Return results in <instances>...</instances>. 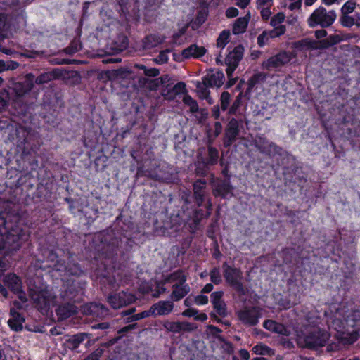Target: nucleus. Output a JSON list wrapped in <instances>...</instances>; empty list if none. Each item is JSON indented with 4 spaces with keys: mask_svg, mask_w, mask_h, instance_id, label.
<instances>
[{
    "mask_svg": "<svg viewBox=\"0 0 360 360\" xmlns=\"http://www.w3.org/2000/svg\"><path fill=\"white\" fill-rule=\"evenodd\" d=\"M0 225H4L3 229H0V250H18L22 244L28 240L27 231L20 225L10 226L3 218L0 219Z\"/></svg>",
    "mask_w": 360,
    "mask_h": 360,
    "instance_id": "1",
    "label": "nucleus"
},
{
    "mask_svg": "<svg viewBox=\"0 0 360 360\" xmlns=\"http://www.w3.org/2000/svg\"><path fill=\"white\" fill-rule=\"evenodd\" d=\"M196 173L205 176L219 160V152L212 146V140L209 139L207 147H200L197 150Z\"/></svg>",
    "mask_w": 360,
    "mask_h": 360,
    "instance_id": "2",
    "label": "nucleus"
},
{
    "mask_svg": "<svg viewBox=\"0 0 360 360\" xmlns=\"http://www.w3.org/2000/svg\"><path fill=\"white\" fill-rule=\"evenodd\" d=\"M337 18L335 10L328 11L323 6L316 8L307 18V22L309 27L327 28L330 27Z\"/></svg>",
    "mask_w": 360,
    "mask_h": 360,
    "instance_id": "3",
    "label": "nucleus"
},
{
    "mask_svg": "<svg viewBox=\"0 0 360 360\" xmlns=\"http://www.w3.org/2000/svg\"><path fill=\"white\" fill-rule=\"evenodd\" d=\"M329 338L328 332L317 328L299 336L297 343L302 347L316 349L324 346Z\"/></svg>",
    "mask_w": 360,
    "mask_h": 360,
    "instance_id": "4",
    "label": "nucleus"
},
{
    "mask_svg": "<svg viewBox=\"0 0 360 360\" xmlns=\"http://www.w3.org/2000/svg\"><path fill=\"white\" fill-rule=\"evenodd\" d=\"M223 275L226 282L234 289L239 295H245L246 294V289L244 286L242 280L243 272L238 268L231 266L226 262L223 264Z\"/></svg>",
    "mask_w": 360,
    "mask_h": 360,
    "instance_id": "5",
    "label": "nucleus"
},
{
    "mask_svg": "<svg viewBox=\"0 0 360 360\" xmlns=\"http://www.w3.org/2000/svg\"><path fill=\"white\" fill-rule=\"evenodd\" d=\"M238 319L244 324L249 326H255L259 322L261 317V310L257 307H246L243 309L238 311Z\"/></svg>",
    "mask_w": 360,
    "mask_h": 360,
    "instance_id": "6",
    "label": "nucleus"
},
{
    "mask_svg": "<svg viewBox=\"0 0 360 360\" xmlns=\"http://www.w3.org/2000/svg\"><path fill=\"white\" fill-rule=\"evenodd\" d=\"M30 297L39 310H46L49 306L51 295L46 289L32 288Z\"/></svg>",
    "mask_w": 360,
    "mask_h": 360,
    "instance_id": "7",
    "label": "nucleus"
},
{
    "mask_svg": "<svg viewBox=\"0 0 360 360\" xmlns=\"http://www.w3.org/2000/svg\"><path fill=\"white\" fill-rule=\"evenodd\" d=\"M290 60L291 54L288 52L283 51L263 61L262 67L267 70H272L285 65Z\"/></svg>",
    "mask_w": 360,
    "mask_h": 360,
    "instance_id": "8",
    "label": "nucleus"
},
{
    "mask_svg": "<svg viewBox=\"0 0 360 360\" xmlns=\"http://www.w3.org/2000/svg\"><path fill=\"white\" fill-rule=\"evenodd\" d=\"M255 145L260 153L269 157L282 155L283 149L274 143L268 141L266 138L258 137L255 141Z\"/></svg>",
    "mask_w": 360,
    "mask_h": 360,
    "instance_id": "9",
    "label": "nucleus"
},
{
    "mask_svg": "<svg viewBox=\"0 0 360 360\" xmlns=\"http://www.w3.org/2000/svg\"><path fill=\"white\" fill-rule=\"evenodd\" d=\"M239 134V122L235 119L231 118L226 128L224 131V136L223 139V146L226 148H229L231 145L236 141L237 136Z\"/></svg>",
    "mask_w": 360,
    "mask_h": 360,
    "instance_id": "10",
    "label": "nucleus"
},
{
    "mask_svg": "<svg viewBox=\"0 0 360 360\" xmlns=\"http://www.w3.org/2000/svg\"><path fill=\"white\" fill-rule=\"evenodd\" d=\"M134 301L135 297L132 294L124 291L110 295L108 297V303L115 309L129 305Z\"/></svg>",
    "mask_w": 360,
    "mask_h": 360,
    "instance_id": "11",
    "label": "nucleus"
},
{
    "mask_svg": "<svg viewBox=\"0 0 360 360\" xmlns=\"http://www.w3.org/2000/svg\"><path fill=\"white\" fill-rule=\"evenodd\" d=\"M224 295L223 291H215L213 292L211 297V302L216 312L221 316L225 317L227 315L226 305L222 297Z\"/></svg>",
    "mask_w": 360,
    "mask_h": 360,
    "instance_id": "12",
    "label": "nucleus"
},
{
    "mask_svg": "<svg viewBox=\"0 0 360 360\" xmlns=\"http://www.w3.org/2000/svg\"><path fill=\"white\" fill-rule=\"evenodd\" d=\"M350 38L351 36L349 34H345L342 32L330 34L326 39L319 41L320 48L326 49L338 44L341 41H347Z\"/></svg>",
    "mask_w": 360,
    "mask_h": 360,
    "instance_id": "13",
    "label": "nucleus"
},
{
    "mask_svg": "<svg viewBox=\"0 0 360 360\" xmlns=\"http://www.w3.org/2000/svg\"><path fill=\"white\" fill-rule=\"evenodd\" d=\"M193 195L195 202L198 206H201L205 200L206 181L202 179H198L194 182L193 185Z\"/></svg>",
    "mask_w": 360,
    "mask_h": 360,
    "instance_id": "14",
    "label": "nucleus"
},
{
    "mask_svg": "<svg viewBox=\"0 0 360 360\" xmlns=\"http://www.w3.org/2000/svg\"><path fill=\"white\" fill-rule=\"evenodd\" d=\"M224 75L222 71H217L215 73L208 74L202 78V81L210 87L221 86L224 82Z\"/></svg>",
    "mask_w": 360,
    "mask_h": 360,
    "instance_id": "15",
    "label": "nucleus"
},
{
    "mask_svg": "<svg viewBox=\"0 0 360 360\" xmlns=\"http://www.w3.org/2000/svg\"><path fill=\"white\" fill-rule=\"evenodd\" d=\"M233 187L228 180L221 181L216 184L213 193L215 196H220L223 198H228L229 195L232 196Z\"/></svg>",
    "mask_w": 360,
    "mask_h": 360,
    "instance_id": "16",
    "label": "nucleus"
},
{
    "mask_svg": "<svg viewBox=\"0 0 360 360\" xmlns=\"http://www.w3.org/2000/svg\"><path fill=\"white\" fill-rule=\"evenodd\" d=\"M174 304L170 301H160L150 307L152 314L157 316L167 315L173 309Z\"/></svg>",
    "mask_w": 360,
    "mask_h": 360,
    "instance_id": "17",
    "label": "nucleus"
},
{
    "mask_svg": "<svg viewBox=\"0 0 360 360\" xmlns=\"http://www.w3.org/2000/svg\"><path fill=\"white\" fill-rule=\"evenodd\" d=\"M243 52L244 47L242 45L236 46L226 57V65H234L235 66H238L240 60L243 58Z\"/></svg>",
    "mask_w": 360,
    "mask_h": 360,
    "instance_id": "18",
    "label": "nucleus"
},
{
    "mask_svg": "<svg viewBox=\"0 0 360 360\" xmlns=\"http://www.w3.org/2000/svg\"><path fill=\"white\" fill-rule=\"evenodd\" d=\"M89 313L99 319H105L110 316L108 309L101 303L91 302L88 307Z\"/></svg>",
    "mask_w": 360,
    "mask_h": 360,
    "instance_id": "19",
    "label": "nucleus"
},
{
    "mask_svg": "<svg viewBox=\"0 0 360 360\" xmlns=\"http://www.w3.org/2000/svg\"><path fill=\"white\" fill-rule=\"evenodd\" d=\"M10 314L12 318L8 321V326L15 331H20L25 322L24 317L14 309H11Z\"/></svg>",
    "mask_w": 360,
    "mask_h": 360,
    "instance_id": "20",
    "label": "nucleus"
},
{
    "mask_svg": "<svg viewBox=\"0 0 360 360\" xmlns=\"http://www.w3.org/2000/svg\"><path fill=\"white\" fill-rule=\"evenodd\" d=\"M187 276L183 270L178 269L165 278L164 283H174V285H182L186 284Z\"/></svg>",
    "mask_w": 360,
    "mask_h": 360,
    "instance_id": "21",
    "label": "nucleus"
},
{
    "mask_svg": "<svg viewBox=\"0 0 360 360\" xmlns=\"http://www.w3.org/2000/svg\"><path fill=\"white\" fill-rule=\"evenodd\" d=\"M172 292L170 295V298L174 301H179L184 297L191 290L189 285L186 283L182 285H172Z\"/></svg>",
    "mask_w": 360,
    "mask_h": 360,
    "instance_id": "22",
    "label": "nucleus"
},
{
    "mask_svg": "<svg viewBox=\"0 0 360 360\" xmlns=\"http://www.w3.org/2000/svg\"><path fill=\"white\" fill-rule=\"evenodd\" d=\"M165 37L159 34H152L146 36L143 40V46L145 49H153L162 44Z\"/></svg>",
    "mask_w": 360,
    "mask_h": 360,
    "instance_id": "23",
    "label": "nucleus"
},
{
    "mask_svg": "<svg viewBox=\"0 0 360 360\" xmlns=\"http://www.w3.org/2000/svg\"><path fill=\"white\" fill-rule=\"evenodd\" d=\"M206 49L203 46H198L196 44H191L182 51V56L185 58L191 57L199 58L205 55Z\"/></svg>",
    "mask_w": 360,
    "mask_h": 360,
    "instance_id": "24",
    "label": "nucleus"
},
{
    "mask_svg": "<svg viewBox=\"0 0 360 360\" xmlns=\"http://www.w3.org/2000/svg\"><path fill=\"white\" fill-rule=\"evenodd\" d=\"M33 85L32 84H23L16 83L12 89L13 92L15 93L14 98H13L14 102H17L21 97L28 93L32 89Z\"/></svg>",
    "mask_w": 360,
    "mask_h": 360,
    "instance_id": "25",
    "label": "nucleus"
},
{
    "mask_svg": "<svg viewBox=\"0 0 360 360\" xmlns=\"http://www.w3.org/2000/svg\"><path fill=\"white\" fill-rule=\"evenodd\" d=\"M4 281L8 285L11 291H19L22 288L20 278L15 274H9L4 278Z\"/></svg>",
    "mask_w": 360,
    "mask_h": 360,
    "instance_id": "26",
    "label": "nucleus"
},
{
    "mask_svg": "<svg viewBox=\"0 0 360 360\" xmlns=\"http://www.w3.org/2000/svg\"><path fill=\"white\" fill-rule=\"evenodd\" d=\"M89 335L86 333H81L73 335L67 340L68 347L72 350H75L86 338H89Z\"/></svg>",
    "mask_w": 360,
    "mask_h": 360,
    "instance_id": "27",
    "label": "nucleus"
},
{
    "mask_svg": "<svg viewBox=\"0 0 360 360\" xmlns=\"http://www.w3.org/2000/svg\"><path fill=\"white\" fill-rule=\"evenodd\" d=\"M209 86L202 82H198L196 84V88L198 89V93L199 94V97L202 99H205L208 101V103L211 105L213 103L212 98L210 97V91L207 89Z\"/></svg>",
    "mask_w": 360,
    "mask_h": 360,
    "instance_id": "28",
    "label": "nucleus"
},
{
    "mask_svg": "<svg viewBox=\"0 0 360 360\" xmlns=\"http://www.w3.org/2000/svg\"><path fill=\"white\" fill-rule=\"evenodd\" d=\"M75 307L72 304L63 305L58 308L57 314L63 319H65L75 313Z\"/></svg>",
    "mask_w": 360,
    "mask_h": 360,
    "instance_id": "29",
    "label": "nucleus"
},
{
    "mask_svg": "<svg viewBox=\"0 0 360 360\" xmlns=\"http://www.w3.org/2000/svg\"><path fill=\"white\" fill-rule=\"evenodd\" d=\"M248 20L245 17L238 18L233 25V33L234 34H238L244 32L248 26Z\"/></svg>",
    "mask_w": 360,
    "mask_h": 360,
    "instance_id": "30",
    "label": "nucleus"
},
{
    "mask_svg": "<svg viewBox=\"0 0 360 360\" xmlns=\"http://www.w3.org/2000/svg\"><path fill=\"white\" fill-rule=\"evenodd\" d=\"M266 75L262 72H258L253 75L248 82V87L247 89V93H249L252 91L253 87L259 82V81H263L265 79Z\"/></svg>",
    "mask_w": 360,
    "mask_h": 360,
    "instance_id": "31",
    "label": "nucleus"
},
{
    "mask_svg": "<svg viewBox=\"0 0 360 360\" xmlns=\"http://www.w3.org/2000/svg\"><path fill=\"white\" fill-rule=\"evenodd\" d=\"M134 68L142 70L144 75L148 77H156L160 74V70L155 68H148L146 66L141 64H136Z\"/></svg>",
    "mask_w": 360,
    "mask_h": 360,
    "instance_id": "32",
    "label": "nucleus"
},
{
    "mask_svg": "<svg viewBox=\"0 0 360 360\" xmlns=\"http://www.w3.org/2000/svg\"><path fill=\"white\" fill-rule=\"evenodd\" d=\"M184 103L190 108L192 112H197L199 110L197 101L191 98V96L186 95L184 97Z\"/></svg>",
    "mask_w": 360,
    "mask_h": 360,
    "instance_id": "33",
    "label": "nucleus"
},
{
    "mask_svg": "<svg viewBox=\"0 0 360 360\" xmlns=\"http://www.w3.org/2000/svg\"><path fill=\"white\" fill-rule=\"evenodd\" d=\"M231 95L228 91H224L220 97V108L223 111L228 110L230 105Z\"/></svg>",
    "mask_w": 360,
    "mask_h": 360,
    "instance_id": "34",
    "label": "nucleus"
},
{
    "mask_svg": "<svg viewBox=\"0 0 360 360\" xmlns=\"http://www.w3.org/2000/svg\"><path fill=\"white\" fill-rule=\"evenodd\" d=\"M356 8V1L349 0L342 6L340 12L341 14H350Z\"/></svg>",
    "mask_w": 360,
    "mask_h": 360,
    "instance_id": "35",
    "label": "nucleus"
},
{
    "mask_svg": "<svg viewBox=\"0 0 360 360\" xmlns=\"http://www.w3.org/2000/svg\"><path fill=\"white\" fill-rule=\"evenodd\" d=\"M210 280L214 284L219 285L221 283L222 279L219 268H213L210 272Z\"/></svg>",
    "mask_w": 360,
    "mask_h": 360,
    "instance_id": "36",
    "label": "nucleus"
},
{
    "mask_svg": "<svg viewBox=\"0 0 360 360\" xmlns=\"http://www.w3.org/2000/svg\"><path fill=\"white\" fill-rule=\"evenodd\" d=\"M230 35V32L229 30H224L219 36L217 40V46L218 47L224 48L226 44L228 43V39Z\"/></svg>",
    "mask_w": 360,
    "mask_h": 360,
    "instance_id": "37",
    "label": "nucleus"
},
{
    "mask_svg": "<svg viewBox=\"0 0 360 360\" xmlns=\"http://www.w3.org/2000/svg\"><path fill=\"white\" fill-rule=\"evenodd\" d=\"M340 22L345 27H351L354 25L353 17L349 14H340Z\"/></svg>",
    "mask_w": 360,
    "mask_h": 360,
    "instance_id": "38",
    "label": "nucleus"
},
{
    "mask_svg": "<svg viewBox=\"0 0 360 360\" xmlns=\"http://www.w3.org/2000/svg\"><path fill=\"white\" fill-rule=\"evenodd\" d=\"M186 88V84L183 82H179L176 84L171 90H168L167 94H171L169 96V97H173L174 96L180 94Z\"/></svg>",
    "mask_w": 360,
    "mask_h": 360,
    "instance_id": "39",
    "label": "nucleus"
},
{
    "mask_svg": "<svg viewBox=\"0 0 360 360\" xmlns=\"http://www.w3.org/2000/svg\"><path fill=\"white\" fill-rule=\"evenodd\" d=\"M53 79V75L49 72H44L39 75L35 79V83L37 84H43L48 83Z\"/></svg>",
    "mask_w": 360,
    "mask_h": 360,
    "instance_id": "40",
    "label": "nucleus"
},
{
    "mask_svg": "<svg viewBox=\"0 0 360 360\" xmlns=\"http://www.w3.org/2000/svg\"><path fill=\"white\" fill-rule=\"evenodd\" d=\"M285 32V25H278L274 27V28L268 32V34L270 37L274 38L278 37L282 34H283Z\"/></svg>",
    "mask_w": 360,
    "mask_h": 360,
    "instance_id": "41",
    "label": "nucleus"
},
{
    "mask_svg": "<svg viewBox=\"0 0 360 360\" xmlns=\"http://www.w3.org/2000/svg\"><path fill=\"white\" fill-rule=\"evenodd\" d=\"M170 49H165L160 52L158 57L155 59V61L158 64H164L167 63L169 58L168 53L170 52Z\"/></svg>",
    "mask_w": 360,
    "mask_h": 360,
    "instance_id": "42",
    "label": "nucleus"
},
{
    "mask_svg": "<svg viewBox=\"0 0 360 360\" xmlns=\"http://www.w3.org/2000/svg\"><path fill=\"white\" fill-rule=\"evenodd\" d=\"M242 102V93L239 94L236 99L234 100L233 104L230 107L229 110V114L234 115L236 114L237 110L240 106Z\"/></svg>",
    "mask_w": 360,
    "mask_h": 360,
    "instance_id": "43",
    "label": "nucleus"
},
{
    "mask_svg": "<svg viewBox=\"0 0 360 360\" xmlns=\"http://www.w3.org/2000/svg\"><path fill=\"white\" fill-rule=\"evenodd\" d=\"M66 271L72 276H79L83 274V271L81 269L78 264H68L66 267Z\"/></svg>",
    "mask_w": 360,
    "mask_h": 360,
    "instance_id": "44",
    "label": "nucleus"
},
{
    "mask_svg": "<svg viewBox=\"0 0 360 360\" xmlns=\"http://www.w3.org/2000/svg\"><path fill=\"white\" fill-rule=\"evenodd\" d=\"M9 93L6 90H3L0 93V112L4 110L8 106V98Z\"/></svg>",
    "mask_w": 360,
    "mask_h": 360,
    "instance_id": "45",
    "label": "nucleus"
},
{
    "mask_svg": "<svg viewBox=\"0 0 360 360\" xmlns=\"http://www.w3.org/2000/svg\"><path fill=\"white\" fill-rule=\"evenodd\" d=\"M252 351L257 354H269L271 349L266 345H257L252 348Z\"/></svg>",
    "mask_w": 360,
    "mask_h": 360,
    "instance_id": "46",
    "label": "nucleus"
},
{
    "mask_svg": "<svg viewBox=\"0 0 360 360\" xmlns=\"http://www.w3.org/2000/svg\"><path fill=\"white\" fill-rule=\"evenodd\" d=\"M164 327L169 331L173 333H180V322L166 321Z\"/></svg>",
    "mask_w": 360,
    "mask_h": 360,
    "instance_id": "47",
    "label": "nucleus"
},
{
    "mask_svg": "<svg viewBox=\"0 0 360 360\" xmlns=\"http://www.w3.org/2000/svg\"><path fill=\"white\" fill-rule=\"evenodd\" d=\"M285 17L283 13H277L271 18L270 22L271 25L273 27L281 25L280 24L284 21Z\"/></svg>",
    "mask_w": 360,
    "mask_h": 360,
    "instance_id": "48",
    "label": "nucleus"
},
{
    "mask_svg": "<svg viewBox=\"0 0 360 360\" xmlns=\"http://www.w3.org/2000/svg\"><path fill=\"white\" fill-rule=\"evenodd\" d=\"M269 31H264L261 34H259L257 37V44L260 47L264 46L268 40L271 37H269L268 34Z\"/></svg>",
    "mask_w": 360,
    "mask_h": 360,
    "instance_id": "49",
    "label": "nucleus"
},
{
    "mask_svg": "<svg viewBox=\"0 0 360 360\" xmlns=\"http://www.w3.org/2000/svg\"><path fill=\"white\" fill-rule=\"evenodd\" d=\"M208 329L212 335L215 336L220 342H224V338L221 335H219V333H221V330L220 328L215 326L210 325L208 326Z\"/></svg>",
    "mask_w": 360,
    "mask_h": 360,
    "instance_id": "50",
    "label": "nucleus"
},
{
    "mask_svg": "<svg viewBox=\"0 0 360 360\" xmlns=\"http://www.w3.org/2000/svg\"><path fill=\"white\" fill-rule=\"evenodd\" d=\"M274 332L286 336L289 335L290 333L284 325L279 323H276Z\"/></svg>",
    "mask_w": 360,
    "mask_h": 360,
    "instance_id": "51",
    "label": "nucleus"
},
{
    "mask_svg": "<svg viewBox=\"0 0 360 360\" xmlns=\"http://www.w3.org/2000/svg\"><path fill=\"white\" fill-rule=\"evenodd\" d=\"M195 297V303L197 305H204L208 303V297L203 295H199Z\"/></svg>",
    "mask_w": 360,
    "mask_h": 360,
    "instance_id": "52",
    "label": "nucleus"
},
{
    "mask_svg": "<svg viewBox=\"0 0 360 360\" xmlns=\"http://www.w3.org/2000/svg\"><path fill=\"white\" fill-rule=\"evenodd\" d=\"M8 18L5 13H0V31L4 30L7 27Z\"/></svg>",
    "mask_w": 360,
    "mask_h": 360,
    "instance_id": "53",
    "label": "nucleus"
},
{
    "mask_svg": "<svg viewBox=\"0 0 360 360\" xmlns=\"http://www.w3.org/2000/svg\"><path fill=\"white\" fill-rule=\"evenodd\" d=\"M276 323L277 322H276L273 320H266L263 323V326L266 330L274 332V328L276 326Z\"/></svg>",
    "mask_w": 360,
    "mask_h": 360,
    "instance_id": "54",
    "label": "nucleus"
},
{
    "mask_svg": "<svg viewBox=\"0 0 360 360\" xmlns=\"http://www.w3.org/2000/svg\"><path fill=\"white\" fill-rule=\"evenodd\" d=\"M238 15V10L234 7H230L226 11V15L229 18L236 17Z\"/></svg>",
    "mask_w": 360,
    "mask_h": 360,
    "instance_id": "55",
    "label": "nucleus"
},
{
    "mask_svg": "<svg viewBox=\"0 0 360 360\" xmlns=\"http://www.w3.org/2000/svg\"><path fill=\"white\" fill-rule=\"evenodd\" d=\"M198 313V311L196 309L189 308V309L185 310L182 313V315L184 316H188V317H192V316L195 317Z\"/></svg>",
    "mask_w": 360,
    "mask_h": 360,
    "instance_id": "56",
    "label": "nucleus"
},
{
    "mask_svg": "<svg viewBox=\"0 0 360 360\" xmlns=\"http://www.w3.org/2000/svg\"><path fill=\"white\" fill-rule=\"evenodd\" d=\"M92 329L96 330V329H101V330H105L109 328V323L108 322H102L99 323H95L92 325L91 326Z\"/></svg>",
    "mask_w": 360,
    "mask_h": 360,
    "instance_id": "57",
    "label": "nucleus"
},
{
    "mask_svg": "<svg viewBox=\"0 0 360 360\" xmlns=\"http://www.w3.org/2000/svg\"><path fill=\"white\" fill-rule=\"evenodd\" d=\"M19 66V63L12 60L6 61V70H15Z\"/></svg>",
    "mask_w": 360,
    "mask_h": 360,
    "instance_id": "58",
    "label": "nucleus"
},
{
    "mask_svg": "<svg viewBox=\"0 0 360 360\" xmlns=\"http://www.w3.org/2000/svg\"><path fill=\"white\" fill-rule=\"evenodd\" d=\"M120 242V241L118 238H114L112 239V241L108 245L112 252H114L115 250L119 246Z\"/></svg>",
    "mask_w": 360,
    "mask_h": 360,
    "instance_id": "59",
    "label": "nucleus"
},
{
    "mask_svg": "<svg viewBox=\"0 0 360 360\" xmlns=\"http://www.w3.org/2000/svg\"><path fill=\"white\" fill-rule=\"evenodd\" d=\"M180 332L181 331H191L193 328L192 325L188 322H180Z\"/></svg>",
    "mask_w": 360,
    "mask_h": 360,
    "instance_id": "60",
    "label": "nucleus"
},
{
    "mask_svg": "<svg viewBox=\"0 0 360 360\" xmlns=\"http://www.w3.org/2000/svg\"><path fill=\"white\" fill-rule=\"evenodd\" d=\"M314 36L317 39L324 38L327 36V31L325 30V28H321L320 30H316L314 32Z\"/></svg>",
    "mask_w": 360,
    "mask_h": 360,
    "instance_id": "61",
    "label": "nucleus"
},
{
    "mask_svg": "<svg viewBox=\"0 0 360 360\" xmlns=\"http://www.w3.org/2000/svg\"><path fill=\"white\" fill-rule=\"evenodd\" d=\"M214 138L217 137L222 131V125L219 122H216L214 123Z\"/></svg>",
    "mask_w": 360,
    "mask_h": 360,
    "instance_id": "62",
    "label": "nucleus"
},
{
    "mask_svg": "<svg viewBox=\"0 0 360 360\" xmlns=\"http://www.w3.org/2000/svg\"><path fill=\"white\" fill-rule=\"evenodd\" d=\"M104 353V349L102 347H98L91 354L94 356V358H96L99 360L100 357L102 356V355Z\"/></svg>",
    "mask_w": 360,
    "mask_h": 360,
    "instance_id": "63",
    "label": "nucleus"
},
{
    "mask_svg": "<svg viewBox=\"0 0 360 360\" xmlns=\"http://www.w3.org/2000/svg\"><path fill=\"white\" fill-rule=\"evenodd\" d=\"M169 79H170V78H169V75H165L160 78L155 79L154 82H160L162 85H165L167 82H169Z\"/></svg>",
    "mask_w": 360,
    "mask_h": 360,
    "instance_id": "64",
    "label": "nucleus"
}]
</instances>
